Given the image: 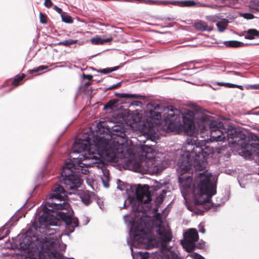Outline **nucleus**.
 I'll use <instances>...</instances> for the list:
<instances>
[{"mask_svg":"<svg viewBox=\"0 0 259 259\" xmlns=\"http://www.w3.org/2000/svg\"><path fill=\"white\" fill-rule=\"evenodd\" d=\"M258 37V30L255 29H249L246 32L244 37L247 39H253Z\"/></svg>","mask_w":259,"mask_h":259,"instance_id":"20","label":"nucleus"},{"mask_svg":"<svg viewBox=\"0 0 259 259\" xmlns=\"http://www.w3.org/2000/svg\"><path fill=\"white\" fill-rule=\"evenodd\" d=\"M244 18L247 19H252L254 18V16L251 13H244L243 15Z\"/></svg>","mask_w":259,"mask_h":259,"instance_id":"44","label":"nucleus"},{"mask_svg":"<svg viewBox=\"0 0 259 259\" xmlns=\"http://www.w3.org/2000/svg\"><path fill=\"white\" fill-rule=\"evenodd\" d=\"M198 239L196 229L191 228L184 233V240L181 241V244L187 252H192L196 248L195 242Z\"/></svg>","mask_w":259,"mask_h":259,"instance_id":"10","label":"nucleus"},{"mask_svg":"<svg viewBox=\"0 0 259 259\" xmlns=\"http://www.w3.org/2000/svg\"><path fill=\"white\" fill-rule=\"evenodd\" d=\"M218 84L220 85H225V86H226L228 88H235V86H236V84L230 83L219 82Z\"/></svg>","mask_w":259,"mask_h":259,"instance_id":"39","label":"nucleus"},{"mask_svg":"<svg viewBox=\"0 0 259 259\" xmlns=\"http://www.w3.org/2000/svg\"><path fill=\"white\" fill-rule=\"evenodd\" d=\"M103 182L104 184V186H105V187H108L109 186V184H108V183H107V184H106V183H105L103 180Z\"/></svg>","mask_w":259,"mask_h":259,"instance_id":"58","label":"nucleus"},{"mask_svg":"<svg viewBox=\"0 0 259 259\" xmlns=\"http://www.w3.org/2000/svg\"><path fill=\"white\" fill-rule=\"evenodd\" d=\"M164 196L163 194L159 195L156 198L155 203L157 206H159L163 201Z\"/></svg>","mask_w":259,"mask_h":259,"instance_id":"32","label":"nucleus"},{"mask_svg":"<svg viewBox=\"0 0 259 259\" xmlns=\"http://www.w3.org/2000/svg\"><path fill=\"white\" fill-rule=\"evenodd\" d=\"M228 21L227 19H224L217 23L218 30L220 32H223L227 28L228 24Z\"/></svg>","mask_w":259,"mask_h":259,"instance_id":"23","label":"nucleus"},{"mask_svg":"<svg viewBox=\"0 0 259 259\" xmlns=\"http://www.w3.org/2000/svg\"><path fill=\"white\" fill-rule=\"evenodd\" d=\"M116 104L115 100H111L109 101L105 105L104 107V109H112V107H113L115 106V104Z\"/></svg>","mask_w":259,"mask_h":259,"instance_id":"31","label":"nucleus"},{"mask_svg":"<svg viewBox=\"0 0 259 259\" xmlns=\"http://www.w3.org/2000/svg\"><path fill=\"white\" fill-rule=\"evenodd\" d=\"M62 21L65 23H71L73 22L72 18L69 15H66L65 13L61 14Z\"/></svg>","mask_w":259,"mask_h":259,"instance_id":"29","label":"nucleus"},{"mask_svg":"<svg viewBox=\"0 0 259 259\" xmlns=\"http://www.w3.org/2000/svg\"><path fill=\"white\" fill-rule=\"evenodd\" d=\"M13 241L9 240L5 242L4 247L7 249L13 250V253H10V255H12L14 256V254L15 253V249L16 248V243L14 240V238H12Z\"/></svg>","mask_w":259,"mask_h":259,"instance_id":"22","label":"nucleus"},{"mask_svg":"<svg viewBox=\"0 0 259 259\" xmlns=\"http://www.w3.org/2000/svg\"><path fill=\"white\" fill-rule=\"evenodd\" d=\"M160 106L158 104L156 105L154 109H151L149 111L150 117L153 119L159 120L161 117V113L158 111L160 108Z\"/></svg>","mask_w":259,"mask_h":259,"instance_id":"18","label":"nucleus"},{"mask_svg":"<svg viewBox=\"0 0 259 259\" xmlns=\"http://www.w3.org/2000/svg\"><path fill=\"white\" fill-rule=\"evenodd\" d=\"M91 84V82L88 81L86 83H84V84L83 85V86L82 87V88H88L89 85H90Z\"/></svg>","mask_w":259,"mask_h":259,"instance_id":"55","label":"nucleus"},{"mask_svg":"<svg viewBox=\"0 0 259 259\" xmlns=\"http://www.w3.org/2000/svg\"><path fill=\"white\" fill-rule=\"evenodd\" d=\"M199 231L202 233H204L205 232V229L203 226L199 225Z\"/></svg>","mask_w":259,"mask_h":259,"instance_id":"52","label":"nucleus"},{"mask_svg":"<svg viewBox=\"0 0 259 259\" xmlns=\"http://www.w3.org/2000/svg\"><path fill=\"white\" fill-rule=\"evenodd\" d=\"M247 89L259 90V84L248 85Z\"/></svg>","mask_w":259,"mask_h":259,"instance_id":"45","label":"nucleus"},{"mask_svg":"<svg viewBox=\"0 0 259 259\" xmlns=\"http://www.w3.org/2000/svg\"><path fill=\"white\" fill-rule=\"evenodd\" d=\"M82 77L84 79H88L89 80H91L93 78V75H91V74H82Z\"/></svg>","mask_w":259,"mask_h":259,"instance_id":"47","label":"nucleus"},{"mask_svg":"<svg viewBox=\"0 0 259 259\" xmlns=\"http://www.w3.org/2000/svg\"><path fill=\"white\" fill-rule=\"evenodd\" d=\"M115 95L117 97H118L119 98H132L138 99H143V97L141 95L136 94L115 93Z\"/></svg>","mask_w":259,"mask_h":259,"instance_id":"19","label":"nucleus"},{"mask_svg":"<svg viewBox=\"0 0 259 259\" xmlns=\"http://www.w3.org/2000/svg\"><path fill=\"white\" fill-rule=\"evenodd\" d=\"M204 246V243L202 242V243H199L197 246L196 245V247L201 249L203 248Z\"/></svg>","mask_w":259,"mask_h":259,"instance_id":"54","label":"nucleus"},{"mask_svg":"<svg viewBox=\"0 0 259 259\" xmlns=\"http://www.w3.org/2000/svg\"><path fill=\"white\" fill-rule=\"evenodd\" d=\"M195 28L200 31H210L212 30V27L208 26L206 22L200 21L195 23Z\"/></svg>","mask_w":259,"mask_h":259,"instance_id":"16","label":"nucleus"},{"mask_svg":"<svg viewBox=\"0 0 259 259\" xmlns=\"http://www.w3.org/2000/svg\"><path fill=\"white\" fill-rule=\"evenodd\" d=\"M67 205L68 204L65 202H63L62 204H57L49 201L45 204L42 208V214L39 219V226L38 229V231L44 234L45 236L44 237H41L39 238L36 233L31 228L25 234L22 235V239L20 242V247L22 249L29 250L30 256L27 259H35L32 258L33 251L31 247V245H29L27 247V243L22 244L25 238L29 236L27 234L28 232L31 233L30 237L31 239H32V236H35L37 238L38 241H41L44 243L45 242L46 240H47V241H50V239H53V241H55L54 237H52L51 235H54L56 233V230L54 229L51 228L50 226L58 225V223L60 221L64 222L69 233H72L74 230V228L78 226L79 221L77 218L71 217L68 214L67 211H61L62 209L66 208ZM29 240L28 245H31L33 243L34 244L37 243V241L30 239ZM55 245V241H54L52 244V250H55L54 249Z\"/></svg>","mask_w":259,"mask_h":259,"instance_id":"2","label":"nucleus"},{"mask_svg":"<svg viewBox=\"0 0 259 259\" xmlns=\"http://www.w3.org/2000/svg\"><path fill=\"white\" fill-rule=\"evenodd\" d=\"M194 259H204L203 257H202L201 255L195 253H194Z\"/></svg>","mask_w":259,"mask_h":259,"instance_id":"50","label":"nucleus"},{"mask_svg":"<svg viewBox=\"0 0 259 259\" xmlns=\"http://www.w3.org/2000/svg\"><path fill=\"white\" fill-rule=\"evenodd\" d=\"M112 40V37L107 38L106 39H102L103 44L105 42H110Z\"/></svg>","mask_w":259,"mask_h":259,"instance_id":"53","label":"nucleus"},{"mask_svg":"<svg viewBox=\"0 0 259 259\" xmlns=\"http://www.w3.org/2000/svg\"><path fill=\"white\" fill-rule=\"evenodd\" d=\"M102 41V39L100 37H94L91 39L92 43L96 45L103 44Z\"/></svg>","mask_w":259,"mask_h":259,"instance_id":"36","label":"nucleus"},{"mask_svg":"<svg viewBox=\"0 0 259 259\" xmlns=\"http://www.w3.org/2000/svg\"><path fill=\"white\" fill-rule=\"evenodd\" d=\"M75 163H72L71 159H68L61 172L60 182L69 190L77 189L82 183V180L77 174L79 169H81L80 166L75 167Z\"/></svg>","mask_w":259,"mask_h":259,"instance_id":"5","label":"nucleus"},{"mask_svg":"<svg viewBox=\"0 0 259 259\" xmlns=\"http://www.w3.org/2000/svg\"><path fill=\"white\" fill-rule=\"evenodd\" d=\"M253 45H259V42L258 43L253 44Z\"/></svg>","mask_w":259,"mask_h":259,"instance_id":"64","label":"nucleus"},{"mask_svg":"<svg viewBox=\"0 0 259 259\" xmlns=\"http://www.w3.org/2000/svg\"><path fill=\"white\" fill-rule=\"evenodd\" d=\"M80 198L85 205H88L92 202L91 195L89 191H83L80 194Z\"/></svg>","mask_w":259,"mask_h":259,"instance_id":"17","label":"nucleus"},{"mask_svg":"<svg viewBox=\"0 0 259 259\" xmlns=\"http://www.w3.org/2000/svg\"><path fill=\"white\" fill-rule=\"evenodd\" d=\"M234 73L236 75H240V73L236 72V71H233Z\"/></svg>","mask_w":259,"mask_h":259,"instance_id":"59","label":"nucleus"},{"mask_svg":"<svg viewBox=\"0 0 259 259\" xmlns=\"http://www.w3.org/2000/svg\"><path fill=\"white\" fill-rule=\"evenodd\" d=\"M167 109L170 112L166 115L164 114L165 129L168 131L173 132L177 129V123L180 122V117L179 114H177L174 112L173 106H170L168 107Z\"/></svg>","mask_w":259,"mask_h":259,"instance_id":"11","label":"nucleus"},{"mask_svg":"<svg viewBox=\"0 0 259 259\" xmlns=\"http://www.w3.org/2000/svg\"><path fill=\"white\" fill-rule=\"evenodd\" d=\"M142 259H147L149 257V253L148 252H140Z\"/></svg>","mask_w":259,"mask_h":259,"instance_id":"43","label":"nucleus"},{"mask_svg":"<svg viewBox=\"0 0 259 259\" xmlns=\"http://www.w3.org/2000/svg\"><path fill=\"white\" fill-rule=\"evenodd\" d=\"M249 7L251 10H258L259 8V0H251L249 2Z\"/></svg>","mask_w":259,"mask_h":259,"instance_id":"26","label":"nucleus"},{"mask_svg":"<svg viewBox=\"0 0 259 259\" xmlns=\"http://www.w3.org/2000/svg\"><path fill=\"white\" fill-rule=\"evenodd\" d=\"M165 20L166 21H171V19L170 18H166L165 19Z\"/></svg>","mask_w":259,"mask_h":259,"instance_id":"61","label":"nucleus"},{"mask_svg":"<svg viewBox=\"0 0 259 259\" xmlns=\"http://www.w3.org/2000/svg\"><path fill=\"white\" fill-rule=\"evenodd\" d=\"M54 9L59 14H60L61 15L63 13L62 10L57 7V6H54Z\"/></svg>","mask_w":259,"mask_h":259,"instance_id":"48","label":"nucleus"},{"mask_svg":"<svg viewBox=\"0 0 259 259\" xmlns=\"http://www.w3.org/2000/svg\"><path fill=\"white\" fill-rule=\"evenodd\" d=\"M121 84V82H119L109 87L108 88V90H112V89H116V88L120 87Z\"/></svg>","mask_w":259,"mask_h":259,"instance_id":"46","label":"nucleus"},{"mask_svg":"<svg viewBox=\"0 0 259 259\" xmlns=\"http://www.w3.org/2000/svg\"><path fill=\"white\" fill-rule=\"evenodd\" d=\"M258 142H259V138H258ZM253 150L250 151V155L249 156H251L253 154L259 155V142L257 143V145H254L253 146Z\"/></svg>","mask_w":259,"mask_h":259,"instance_id":"33","label":"nucleus"},{"mask_svg":"<svg viewBox=\"0 0 259 259\" xmlns=\"http://www.w3.org/2000/svg\"><path fill=\"white\" fill-rule=\"evenodd\" d=\"M25 75L22 74V75H17V86L19 85L21 83V81L25 77Z\"/></svg>","mask_w":259,"mask_h":259,"instance_id":"42","label":"nucleus"},{"mask_svg":"<svg viewBox=\"0 0 259 259\" xmlns=\"http://www.w3.org/2000/svg\"><path fill=\"white\" fill-rule=\"evenodd\" d=\"M186 182L188 183V185H187V187H189L190 185L191 182L192 181V178L190 176H188L187 178H186Z\"/></svg>","mask_w":259,"mask_h":259,"instance_id":"49","label":"nucleus"},{"mask_svg":"<svg viewBox=\"0 0 259 259\" xmlns=\"http://www.w3.org/2000/svg\"><path fill=\"white\" fill-rule=\"evenodd\" d=\"M78 42L77 39H69L68 40H65L62 41H60L58 43L59 46H65L66 47H69L72 45L75 44Z\"/></svg>","mask_w":259,"mask_h":259,"instance_id":"25","label":"nucleus"},{"mask_svg":"<svg viewBox=\"0 0 259 259\" xmlns=\"http://www.w3.org/2000/svg\"><path fill=\"white\" fill-rule=\"evenodd\" d=\"M39 19L40 22L42 24H46L47 23L48 17L45 14H44L41 13H39Z\"/></svg>","mask_w":259,"mask_h":259,"instance_id":"34","label":"nucleus"},{"mask_svg":"<svg viewBox=\"0 0 259 259\" xmlns=\"http://www.w3.org/2000/svg\"><path fill=\"white\" fill-rule=\"evenodd\" d=\"M136 199L140 203L148 204L151 200V193L148 185H138L136 188Z\"/></svg>","mask_w":259,"mask_h":259,"instance_id":"12","label":"nucleus"},{"mask_svg":"<svg viewBox=\"0 0 259 259\" xmlns=\"http://www.w3.org/2000/svg\"><path fill=\"white\" fill-rule=\"evenodd\" d=\"M199 177L200 182L197 186L198 194L200 196L205 194L206 198L202 201L197 200L196 203L200 205H207V204H208L209 205L208 208L209 209L214 204L211 202V197L216 194V186L211 182V175L208 173L207 171L199 173Z\"/></svg>","mask_w":259,"mask_h":259,"instance_id":"6","label":"nucleus"},{"mask_svg":"<svg viewBox=\"0 0 259 259\" xmlns=\"http://www.w3.org/2000/svg\"><path fill=\"white\" fill-rule=\"evenodd\" d=\"M119 68L118 66H116L114 67L102 69L98 70V72L104 73V74H108L112 71H115Z\"/></svg>","mask_w":259,"mask_h":259,"instance_id":"28","label":"nucleus"},{"mask_svg":"<svg viewBox=\"0 0 259 259\" xmlns=\"http://www.w3.org/2000/svg\"><path fill=\"white\" fill-rule=\"evenodd\" d=\"M104 176L107 179V180L108 181L109 180V173L108 172L107 174V175H106L105 174H104Z\"/></svg>","mask_w":259,"mask_h":259,"instance_id":"57","label":"nucleus"},{"mask_svg":"<svg viewBox=\"0 0 259 259\" xmlns=\"http://www.w3.org/2000/svg\"><path fill=\"white\" fill-rule=\"evenodd\" d=\"M186 141L183 147L184 153L180 157L178 161V164L181 169V176L179 177V182L183 184L184 182V177L183 174L190 170L191 167L193 166L196 169L198 170H202L203 169H198L195 165V156L192 154V152H189L186 149Z\"/></svg>","mask_w":259,"mask_h":259,"instance_id":"8","label":"nucleus"},{"mask_svg":"<svg viewBox=\"0 0 259 259\" xmlns=\"http://www.w3.org/2000/svg\"><path fill=\"white\" fill-rule=\"evenodd\" d=\"M145 154L151 153L154 151V145L152 144H143L141 148Z\"/></svg>","mask_w":259,"mask_h":259,"instance_id":"24","label":"nucleus"},{"mask_svg":"<svg viewBox=\"0 0 259 259\" xmlns=\"http://www.w3.org/2000/svg\"><path fill=\"white\" fill-rule=\"evenodd\" d=\"M169 256L171 259H181L177 254L173 251H170Z\"/></svg>","mask_w":259,"mask_h":259,"instance_id":"40","label":"nucleus"},{"mask_svg":"<svg viewBox=\"0 0 259 259\" xmlns=\"http://www.w3.org/2000/svg\"><path fill=\"white\" fill-rule=\"evenodd\" d=\"M12 90V88L11 87L9 88L8 90V92H10Z\"/></svg>","mask_w":259,"mask_h":259,"instance_id":"63","label":"nucleus"},{"mask_svg":"<svg viewBox=\"0 0 259 259\" xmlns=\"http://www.w3.org/2000/svg\"><path fill=\"white\" fill-rule=\"evenodd\" d=\"M198 124L201 131H210V137L216 141H223L227 138L230 144L240 145L246 152L250 155V151L253 149L254 145H257L258 137L254 135L248 137V141L245 139V136L240 132H238L234 126L228 124L224 125L222 122L214 120L213 117L203 115L199 119Z\"/></svg>","mask_w":259,"mask_h":259,"instance_id":"3","label":"nucleus"},{"mask_svg":"<svg viewBox=\"0 0 259 259\" xmlns=\"http://www.w3.org/2000/svg\"><path fill=\"white\" fill-rule=\"evenodd\" d=\"M148 2H149V4H153V3H154V2L153 1H151V0H149V1H148Z\"/></svg>","mask_w":259,"mask_h":259,"instance_id":"60","label":"nucleus"},{"mask_svg":"<svg viewBox=\"0 0 259 259\" xmlns=\"http://www.w3.org/2000/svg\"><path fill=\"white\" fill-rule=\"evenodd\" d=\"M186 149L193 152L195 156V165L198 169H203L206 161V157L213 152V148L206 145L205 140L198 141L196 136H190L186 140Z\"/></svg>","mask_w":259,"mask_h":259,"instance_id":"4","label":"nucleus"},{"mask_svg":"<svg viewBox=\"0 0 259 259\" xmlns=\"http://www.w3.org/2000/svg\"><path fill=\"white\" fill-rule=\"evenodd\" d=\"M27 234H28L29 236L25 238L22 244L27 243V247H28V246H29L28 244V242H29V239H32L30 237L31 233L28 232ZM32 239H33V240L38 241L37 238L35 236H32ZM46 241L47 240H46ZM53 242V239H50V241H45V242L43 243L38 241L36 244H34V243L31 244V247L33 251L32 258H36L37 257L38 249H40L45 253V256H46V259H74L73 258H66L60 252L56 251L55 250H52V244Z\"/></svg>","mask_w":259,"mask_h":259,"instance_id":"7","label":"nucleus"},{"mask_svg":"<svg viewBox=\"0 0 259 259\" xmlns=\"http://www.w3.org/2000/svg\"><path fill=\"white\" fill-rule=\"evenodd\" d=\"M10 84L13 86H16V76L14 77L13 80L11 79L7 80L4 85L6 86Z\"/></svg>","mask_w":259,"mask_h":259,"instance_id":"37","label":"nucleus"},{"mask_svg":"<svg viewBox=\"0 0 259 259\" xmlns=\"http://www.w3.org/2000/svg\"><path fill=\"white\" fill-rule=\"evenodd\" d=\"M27 256H26L25 259H27V258L30 256V255L29 254V250L28 249H27ZM37 253H38L37 256L35 259H37L38 257L40 259H46V256H45V253H43L42 251H41L40 249H38V251Z\"/></svg>","mask_w":259,"mask_h":259,"instance_id":"30","label":"nucleus"},{"mask_svg":"<svg viewBox=\"0 0 259 259\" xmlns=\"http://www.w3.org/2000/svg\"><path fill=\"white\" fill-rule=\"evenodd\" d=\"M67 193L64 187L58 184L54 185L52 188L51 192L47 197V202H53L57 204H62L63 202L68 204L67 206L61 210L66 209L69 207V204L65 201L67 198Z\"/></svg>","mask_w":259,"mask_h":259,"instance_id":"9","label":"nucleus"},{"mask_svg":"<svg viewBox=\"0 0 259 259\" xmlns=\"http://www.w3.org/2000/svg\"><path fill=\"white\" fill-rule=\"evenodd\" d=\"M157 233L161 237L162 240V245H166L171 239V233L165 229L164 227L159 226L156 231Z\"/></svg>","mask_w":259,"mask_h":259,"instance_id":"14","label":"nucleus"},{"mask_svg":"<svg viewBox=\"0 0 259 259\" xmlns=\"http://www.w3.org/2000/svg\"><path fill=\"white\" fill-rule=\"evenodd\" d=\"M225 44L227 47L230 48H239L248 45L247 44H245L242 42L237 40L227 41H226Z\"/></svg>","mask_w":259,"mask_h":259,"instance_id":"21","label":"nucleus"},{"mask_svg":"<svg viewBox=\"0 0 259 259\" xmlns=\"http://www.w3.org/2000/svg\"><path fill=\"white\" fill-rule=\"evenodd\" d=\"M235 88H238V89H240L241 90H244L243 87L242 86V85H240L236 84Z\"/></svg>","mask_w":259,"mask_h":259,"instance_id":"56","label":"nucleus"},{"mask_svg":"<svg viewBox=\"0 0 259 259\" xmlns=\"http://www.w3.org/2000/svg\"><path fill=\"white\" fill-rule=\"evenodd\" d=\"M183 6L186 7L193 6L195 3L194 1H186L183 2Z\"/></svg>","mask_w":259,"mask_h":259,"instance_id":"38","label":"nucleus"},{"mask_svg":"<svg viewBox=\"0 0 259 259\" xmlns=\"http://www.w3.org/2000/svg\"><path fill=\"white\" fill-rule=\"evenodd\" d=\"M44 5L47 8H50L53 6V4L51 0H45Z\"/></svg>","mask_w":259,"mask_h":259,"instance_id":"41","label":"nucleus"},{"mask_svg":"<svg viewBox=\"0 0 259 259\" xmlns=\"http://www.w3.org/2000/svg\"><path fill=\"white\" fill-rule=\"evenodd\" d=\"M134 228V238L139 242H142L148 235V231L145 226H143L141 223L133 225Z\"/></svg>","mask_w":259,"mask_h":259,"instance_id":"13","label":"nucleus"},{"mask_svg":"<svg viewBox=\"0 0 259 259\" xmlns=\"http://www.w3.org/2000/svg\"><path fill=\"white\" fill-rule=\"evenodd\" d=\"M21 218V217H19V214L17 213V221H18L19 219Z\"/></svg>","mask_w":259,"mask_h":259,"instance_id":"62","label":"nucleus"},{"mask_svg":"<svg viewBox=\"0 0 259 259\" xmlns=\"http://www.w3.org/2000/svg\"><path fill=\"white\" fill-rule=\"evenodd\" d=\"M48 66L41 65V66H39L38 67L33 69L31 71L32 73H33V72L36 73V72H38L39 71H41L44 69H48Z\"/></svg>","mask_w":259,"mask_h":259,"instance_id":"35","label":"nucleus"},{"mask_svg":"<svg viewBox=\"0 0 259 259\" xmlns=\"http://www.w3.org/2000/svg\"><path fill=\"white\" fill-rule=\"evenodd\" d=\"M111 122L100 121L97 124L96 132L101 136H94L95 145L91 144V139L88 133H84L82 138L77 139L71 148L72 153H80L77 158L73 157L71 162L75 163V167L80 166L78 173L87 175L89 172L85 167H100L103 165L101 155L97 149L101 147L102 154L111 160L116 157H124L127 151V139L123 126L114 125L111 126Z\"/></svg>","mask_w":259,"mask_h":259,"instance_id":"1","label":"nucleus"},{"mask_svg":"<svg viewBox=\"0 0 259 259\" xmlns=\"http://www.w3.org/2000/svg\"><path fill=\"white\" fill-rule=\"evenodd\" d=\"M141 132L147 136V140L154 143L151 138L149 137L154 132V127L151 122L147 121L142 124L141 126Z\"/></svg>","mask_w":259,"mask_h":259,"instance_id":"15","label":"nucleus"},{"mask_svg":"<svg viewBox=\"0 0 259 259\" xmlns=\"http://www.w3.org/2000/svg\"><path fill=\"white\" fill-rule=\"evenodd\" d=\"M9 231L7 229L6 226H4L0 228V240H3L5 236L9 234Z\"/></svg>","mask_w":259,"mask_h":259,"instance_id":"27","label":"nucleus"},{"mask_svg":"<svg viewBox=\"0 0 259 259\" xmlns=\"http://www.w3.org/2000/svg\"><path fill=\"white\" fill-rule=\"evenodd\" d=\"M185 124H186V125L188 124V127L190 129V130H191L192 128V125H193V122L192 120H189L188 121V123L185 122Z\"/></svg>","mask_w":259,"mask_h":259,"instance_id":"51","label":"nucleus"}]
</instances>
